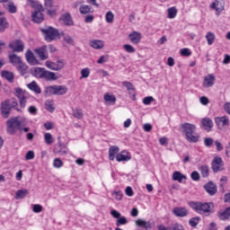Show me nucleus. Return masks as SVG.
Segmentation results:
<instances>
[{
  "label": "nucleus",
  "instance_id": "obj_1",
  "mask_svg": "<svg viewBox=\"0 0 230 230\" xmlns=\"http://www.w3.org/2000/svg\"><path fill=\"white\" fill-rule=\"evenodd\" d=\"M188 206L193 209L199 215H205V217H209L215 204L213 202H201V201H189Z\"/></svg>",
  "mask_w": 230,
  "mask_h": 230
},
{
  "label": "nucleus",
  "instance_id": "obj_2",
  "mask_svg": "<svg viewBox=\"0 0 230 230\" xmlns=\"http://www.w3.org/2000/svg\"><path fill=\"white\" fill-rule=\"evenodd\" d=\"M19 107V102H16L15 99H5L0 103V114L4 119H8L10 115L12 114V111H17V112H21V109Z\"/></svg>",
  "mask_w": 230,
  "mask_h": 230
},
{
  "label": "nucleus",
  "instance_id": "obj_3",
  "mask_svg": "<svg viewBox=\"0 0 230 230\" xmlns=\"http://www.w3.org/2000/svg\"><path fill=\"white\" fill-rule=\"evenodd\" d=\"M181 132L185 136L186 141L189 143H198L200 137L197 134V126L195 124L185 122L181 125Z\"/></svg>",
  "mask_w": 230,
  "mask_h": 230
},
{
  "label": "nucleus",
  "instance_id": "obj_4",
  "mask_svg": "<svg viewBox=\"0 0 230 230\" xmlns=\"http://www.w3.org/2000/svg\"><path fill=\"white\" fill-rule=\"evenodd\" d=\"M19 118L20 117H11L6 120V132L10 136H15V134H17V130L22 132V122L19 119Z\"/></svg>",
  "mask_w": 230,
  "mask_h": 230
},
{
  "label": "nucleus",
  "instance_id": "obj_5",
  "mask_svg": "<svg viewBox=\"0 0 230 230\" xmlns=\"http://www.w3.org/2000/svg\"><path fill=\"white\" fill-rule=\"evenodd\" d=\"M41 33L43 34L45 40L47 42H53L57 39H60L64 35V31L60 32L58 30L53 27H48L46 29H40Z\"/></svg>",
  "mask_w": 230,
  "mask_h": 230
},
{
  "label": "nucleus",
  "instance_id": "obj_6",
  "mask_svg": "<svg viewBox=\"0 0 230 230\" xmlns=\"http://www.w3.org/2000/svg\"><path fill=\"white\" fill-rule=\"evenodd\" d=\"M46 93L49 96H64L67 93V86L66 85H50L46 88Z\"/></svg>",
  "mask_w": 230,
  "mask_h": 230
},
{
  "label": "nucleus",
  "instance_id": "obj_7",
  "mask_svg": "<svg viewBox=\"0 0 230 230\" xmlns=\"http://www.w3.org/2000/svg\"><path fill=\"white\" fill-rule=\"evenodd\" d=\"M15 96L19 100L20 106L22 109L26 107V102L28 101V93L22 91L21 88H15Z\"/></svg>",
  "mask_w": 230,
  "mask_h": 230
},
{
  "label": "nucleus",
  "instance_id": "obj_8",
  "mask_svg": "<svg viewBox=\"0 0 230 230\" xmlns=\"http://www.w3.org/2000/svg\"><path fill=\"white\" fill-rule=\"evenodd\" d=\"M9 48L13 53H22L24 51V42L22 40H14L9 43Z\"/></svg>",
  "mask_w": 230,
  "mask_h": 230
},
{
  "label": "nucleus",
  "instance_id": "obj_9",
  "mask_svg": "<svg viewBox=\"0 0 230 230\" xmlns=\"http://www.w3.org/2000/svg\"><path fill=\"white\" fill-rule=\"evenodd\" d=\"M46 66L52 71H60L64 69V66H66V62L64 59L58 60L57 62H53L50 60L46 61Z\"/></svg>",
  "mask_w": 230,
  "mask_h": 230
},
{
  "label": "nucleus",
  "instance_id": "obj_10",
  "mask_svg": "<svg viewBox=\"0 0 230 230\" xmlns=\"http://www.w3.org/2000/svg\"><path fill=\"white\" fill-rule=\"evenodd\" d=\"M225 8H226L225 0H215V2L210 4V9L216 11V15H220L222 12H224Z\"/></svg>",
  "mask_w": 230,
  "mask_h": 230
},
{
  "label": "nucleus",
  "instance_id": "obj_11",
  "mask_svg": "<svg viewBox=\"0 0 230 230\" xmlns=\"http://www.w3.org/2000/svg\"><path fill=\"white\" fill-rule=\"evenodd\" d=\"M172 214L174 217L184 218V217H188L190 215V211L186 207H176L172 208Z\"/></svg>",
  "mask_w": 230,
  "mask_h": 230
},
{
  "label": "nucleus",
  "instance_id": "obj_12",
  "mask_svg": "<svg viewBox=\"0 0 230 230\" xmlns=\"http://www.w3.org/2000/svg\"><path fill=\"white\" fill-rule=\"evenodd\" d=\"M212 170L215 172H222L224 170V161L221 157L216 156L212 161Z\"/></svg>",
  "mask_w": 230,
  "mask_h": 230
},
{
  "label": "nucleus",
  "instance_id": "obj_13",
  "mask_svg": "<svg viewBox=\"0 0 230 230\" xmlns=\"http://www.w3.org/2000/svg\"><path fill=\"white\" fill-rule=\"evenodd\" d=\"M34 53L39 57L40 60H48V58H49L48 47L46 46L34 49Z\"/></svg>",
  "mask_w": 230,
  "mask_h": 230
},
{
  "label": "nucleus",
  "instance_id": "obj_14",
  "mask_svg": "<svg viewBox=\"0 0 230 230\" xmlns=\"http://www.w3.org/2000/svg\"><path fill=\"white\" fill-rule=\"evenodd\" d=\"M25 58L30 66L39 65V60H37V58H35V55H33V52L31 49H28L25 52Z\"/></svg>",
  "mask_w": 230,
  "mask_h": 230
},
{
  "label": "nucleus",
  "instance_id": "obj_15",
  "mask_svg": "<svg viewBox=\"0 0 230 230\" xmlns=\"http://www.w3.org/2000/svg\"><path fill=\"white\" fill-rule=\"evenodd\" d=\"M136 225L138 227H142V229H145V230H152V228L154 227V222L145 221L143 219H137L136 221Z\"/></svg>",
  "mask_w": 230,
  "mask_h": 230
},
{
  "label": "nucleus",
  "instance_id": "obj_16",
  "mask_svg": "<svg viewBox=\"0 0 230 230\" xmlns=\"http://www.w3.org/2000/svg\"><path fill=\"white\" fill-rule=\"evenodd\" d=\"M128 39H129L131 44L137 45L141 42L142 36H141L140 32L133 31L132 32H130L128 34Z\"/></svg>",
  "mask_w": 230,
  "mask_h": 230
},
{
  "label": "nucleus",
  "instance_id": "obj_17",
  "mask_svg": "<svg viewBox=\"0 0 230 230\" xmlns=\"http://www.w3.org/2000/svg\"><path fill=\"white\" fill-rule=\"evenodd\" d=\"M216 80L217 78L215 77V75L211 74L206 75L203 80V87H207V88L213 87V85H215Z\"/></svg>",
  "mask_w": 230,
  "mask_h": 230
},
{
  "label": "nucleus",
  "instance_id": "obj_18",
  "mask_svg": "<svg viewBox=\"0 0 230 230\" xmlns=\"http://www.w3.org/2000/svg\"><path fill=\"white\" fill-rule=\"evenodd\" d=\"M215 123L218 128L229 127V118H227V116L217 117L215 119Z\"/></svg>",
  "mask_w": 230,
  "mask_h": 230
},
{
  "label": "nucleus",
  "instance_id": "obj_19",
  "mask_svg": "<svg viewBox=\"0 0 230 230\" xmlns=\"http://www.w3.org/2000/svg\"><path fill=\"white\" fill-rule=\"evenodd\" d=\"M79 13L81 15H89V13H94V9L89 4H83L79 6Z\"/></svg>",
  "mask_w": 230,
  "mask_h": 230
},
{
  "label": "nucleus",
  "instance_id": "obj_20",
  "mask_svg": "<svg viewBox=\"0 0 230 230\" xmlns=\"http://www.w3.org/2000/svg\"><path fill=\"white\" fill-rule=\"evenodd\" d=\"M201 125L204 128V130H207V132H211V128H213V120L209 118H204L201 119Z\"/></svg>",
  "mask_w": 230,
  "mask_h": 230
},
{
  "label": "nucleus",
  "instance_id": "obj_21",
  "mask_svg": "<svg viewBox=\"0 0 230 230\" xmlns=\"http://www.w3.org/2000/svg\"><path fill=\"white\" fill-rule=\"evenodd\" d=\"M132 156L128 154V152L121 151L120 153L116 155V160L118 163H121L123 161H130Z\"/></svg>",
  "mask_w": 230,
  "mask_h": 230
},
{
  "label": "nucleus",
  "instance_id": "obj_22",
  "mask_svg": "<svg viewBox=\"0 0 230 230\" xmlns=\"http://www.w3.org/2000/svg\"><path fill=\"white\" fill-rule=\"evenodd\" d=\"M119 154V147L118 146H111L109 148V159L110 161H114L116 159V155Z\"/></svg>",
  "mask_w": 230,
  "mask_h": 230
},
{
  "label": "nucleus",
  "instance_id": "obj_23",
  "mask_svg": "<svg viewBox=\"0 0 230 230\" xmlns=\"http://www.w3.org/2000/svg\"><path fill=\"white\" fill-rule=\"evenodd\" d=\"M60 21H63L65 26H73L75 22H73V18H71V14L69 13H66L60 18Z\"/></svg>",
  "mask_w": 230,
  "mask_h": 230
},
{
  "label": "nucleus",
  "instance_id": "obj_24",
  "mask_svg": "<svg viewBox=\"0 0 230 230\" xmlns=\"http://www.w3.org/2000/svg\"><path fill=\"white\" fill-rule=\"evenodd\" d=\"M31 17L33 22H36L38 24L44 21V13H42V12L40 11H35L34 13H32Z\"/></svg>",
  "mask_w": 230,
  "mask_h": 230
},
{
  "label": "nucleus",
  "instance_id": "obj_25",
  "mask_svg": "<svg viewBox=\"0 0 230 230\" xmlns=\"http://www.w3.org/2000/svg\"><path fill=\"white\" fill-rule=\"evenodd\" d=\"M204 189L208 193H209L211 196L217 194V185L213 183V181H209L204 186Z\"/></svg>",
  "mask_w": 230,
  "mask_h": 230
},
{
  "label": "nucleus",
  "instance_id": "obj_26",
  "mask_svg": "<svg viewBox=\"0 0 230 230\" xmlns=\"http://www.w3.org/2000/svg\"><path fill=\"white\" fill-rule=\"evenodd\" d=\"M42 77L41 78H44L45 80L47 81H53V80H57V75H55L54 72H50V71H48L46 70L45 68V71H43V73L41 74Z\"/></svg>",
  "mask_w": 230,
  "mask_h": 230
},
{
  "label": "nucleus",
  "instance_id": "obj_27",
  "mask_svg": "<svg viewBox=\"0 0 230 230\" xmlns=\"http://www.w3.org/2000/svg\"><path fill=\"white\" fill-rule=\"evenodd\" d=\"M9 61L13 66H15V67H17V66H19L22 62V59L16 54H11L9 55Z\"/></svg>",
  "mask_w": 230,
  "mask_h": 230
},
{
  "label": "nucleus",
  "instance_id": "obj_28",
  "mask_svg": "<svg viewBox=\"0 0 230 230\" xmlns=\"http://www.w3.org/2000/svg\"><path fill=\"white\" fill-rule=\"evenodd\" d=\"M103 100H104L105 103H110L111 105H114L116 103V95H114L112 93H106L103 95Z\"/></svg>",
  "mask_w": 230,
  "mask_h": 230
},
{
  "label": "nucleus",
  "instance_id": "obj_29",
  "mask_svg": "<svg viewBox=\"0 0 230 230\" xmlns=\"http://www.w3.org/2000/svg\"><path fill=\"white\" fill-rule=\"evenodd\" d=\"M90 46L91 48H93V49H103L105 44L100 40H93L90 41Z\"/></svg>",
  "mask_w": 230,
  "mask_h": 230
},
{
  "label": "nucleus",
  "instance_id": "obj_30",
  "mask_svg": "<svg viewBox=\"0 0 230 230\" xmlns=\"http://www.w3.org/2000/svg\"><path fill=\"white\" fill-rule=\"evenodd\" d=\"M28 89H30V91H33V93H36V94H40V93H42L40 86H39V84L35 81H32L31 84H28Z\"/></svg>",
  "mask_w": 230,
  "mask_h": 230
},
{
  "label": "nucleus",
  "instance_id": "obj_31",
  "mask_svg": "<svg viewBox=\"0 0 230 230\" xmlns=\"http://www.w3.org/2000/svg\"><path fill=\"white\" fill-rule=\"evenodd\" d=\"M2 76H3V78H5V80H7V82H10V84H13L15 75H13V72L6 71V70L2 71Z\"/></svg>",
  "mask_w": 230,
  "mask_h": 230
},
{
  "label": "nucleus",
  "instance_id": "obj_32",
  "mask_svg": "<svg viewBox=\"0 0 230 230\" xmlns=\"http://www.w3.org/2000/svg\"><path fill=\"white\" fill-rule=\"evenodd\" d=\"M218 217L220 220H227L230 217V207L226 208L225 210L219 211Z\"/></svg>",
  "mask_w": 230,
  "mask_h": 230
},
{
  "label": "nucleus",
  "instance_id": "obj_33",
  "mask_svg": "<svg viewBox=\"0 0 230 230\" xmlns=\"http://www.w3.org/2000/svg\"><path fill=\"white\" fill-rule=\"evenodd\" d=\"M172 181H178V182H182V181H186V175L181 173V172L175 171L172 173Z\"/></svg>",
  "mask_w": 230,
  "mask_h": 230
},
{
  "label": "nucleus",
  "instance_id": "obj_34",
  "mask_svg": "<svg viewBox=\"0 0 230 230\" xmlns=\"http://www.w3.org/2000/svg\"><path fill=\"white\" fill-rule=\"evenodd\" d=\"M205 39L208 42V45L212 46V44L215 42V40L217 39V36L215 35V32L208 31L207 32Z\"/></svg>",
  "mask_w": 230,
  "mask_h": 230
},
{
  "label": "nucleus",
  "instance_id": "obj_35",
  "mask_svg": "<svg viewBox=\"0 0 230 230\" xmlns=\"http://www.w3.org/2000/svg\"><path fill=\"white\" fill-rule=\"evenodd\" d=\"M16 68H17V71H19V73L22 75V76H24V75L28 73V65L24 64L22 61L19 66H16Z\"/></svg>",
  "mask_w": 230,
  "mask_h": 230
},
{
  "label": "nucleus",
  "instance_id": "obj_36",
  "mask_svg": "<svg viewBox=\"0 0 230 230\" xmlns=\"http://www.w3.org/2000/svg\"><path fill=\"white\" fill-rule=\"evenodd\" d=\"M200 173H201V177H203L204 179H206V177H209V166L208 165H201L199 168Z\"/></svg>",
  "mask_w": 230,
  "mask_h": 230
},
{
  "label": "nucleus",
  "instance_id": "obj_37",
  "mask_svg": "<svg viewBox=\"0 0 230 230\" xmlns=\"http://www.w3.org/2000/svg\"><path fill=\"white\" fill-rule=\"evenodd\" d=\"M45 109L49 112H55V102L51 100H48L45 102Z\"/></svg>",
  "mask_w": 230,
  "mask_h": 230
},
{
  "label": "nucleus",
  "instance_id": "obj_38",
  "mask_svg": "<svg viewBox=\"0 0 230 230\" xmlns=\"http://www.w3.org/2000/svg\"><path fill=\"white\" fill-rule=\"evenodd\" d=\"M177 7L172 6L167 10L168 19H175L177 17Z\"/></svg>",
  "mask_w": 230,
  "mask_h": 230
},
{
  "label": "nucleus",
  "instance_id": "obj_39",
  "mask_svg": "<svg viewBox=\"0 0 230 230\" xmlns=\"http://www.w3.org/2000/svg\"><path fill=\"white\" fill-rule=\"evenodd\" d=\"M73 116L76 119H84V111L82 109L76 108L75 110H73Z\"/></svg>",
  "mask_w": 230,
  "mask_h": 230
},
{
  "label": "nucleus",
  "instance_id": "obj_40",
  "mask_svg": "<svg viewBox=\"0 0 230 230\" xmlns=\"http://www.w3.org/2000/svg\"><path fill=\"white\" fill-rule=\"evenodd\" d=\"M28 193H30L28 190H18L15 193V199H24Z\"/></svg>",
  "mask_w": 230,
  "mask_h": 230
},
{
  "label": "nucleus",
  "instance_id": "obj_41",
  "mask_svg": "<svg viewBox=\"0 0 230 230\" xmlns=\"http://www.w3.org/2000/svg\"><path fill=\"white\" fill-rule=\"evenodd\" d=\"M44 141L46 145H52V143H54L55 141V139L53 138V135H51V133H45Z\"/></svg>",
  "mask_w": 230,
  "mask_h": 230
},
{
  "label": "nucleus",
  "instance_id": "obj_42",
  "mask_svg": "<svg viewBox=\"0 0 230 230\" xmlns=\"http://www.w3.org/2000/svg\"><path fill=\"white\" fill-rule=\"evenodd\" d=\"M199 222H200V217H195L189 220V225L191 227H197V226H199Z\"/></svg>",
  "mask_w": 230,
  "mask_h": 230
},
{
  "label": "nucleus",
  "instance_id": "obj_43",
  "mask_svg": "<svg viewBox=\"0 0 230 230\" xmlns=\"http://www.w3.org/2000/svg\"><path fill=\"white\" fill-rule=\"evenodd\" d=\"M5 28H8V22H6V18H0V32L4 31Z\"/></svg>",
  "mask_w": 230,
  "mask_h": 230
},
{
  "label": "nucleus",
  "instance_id": "obj_44",
  "mask_svg": "<svg viewBox=\"0 0 230 230\" xmlns=\"http://www.w3.org/2000/svg\"><path fill=\"white\" fill-rule=\"evenodd\" d=\"M105 21L109 24L114 22V13H112L111 11L107 12L105 15Z\"/></svg>",
  "mask_w": 230,
  "mask_h": 230
},
{
  "label": "nucleus",
  "instance_id": "obj_45",
  "mask_svg": "<svg viewBox=\"0 0 230 230\" xmlns=\"http://www.w3.org/2000/svg\"><path fill=\"white\" fill-rule=\"evenodd\" d=\"M89 75H91V69H89V67L83 68L81 70L80 80H82V78H89Z\"/></svg>",
  "mask_w": 230,
  "mask_h": 230
},
{
  "label": "nucleus",
  "instance_id": "obj_46",
  "mask_svg": "<svg viewBox=\"0 0 230 230\" xmlns=\"http://www.w3.org/2000/svg\"><path fill=\"white\" fill-rule=\"evenodd\" d=\"M127 224H128V220H127V217H119L116 221L117 227H119V226H127Z\"/></svg>",
  "mask_w": 230,
  "mask_h": 230
},
{
  "label": "nucleus",
  "instance_id": "obj_47",
  "mask_svg": "<svg viewBox=\"0 0 230 230\" xmlns=\"http://www.w3.org/2000/svg\"><path fill=\"white\" fill-rule=\"evenodd\" d=\"M123 49H125L126 53H136V49L130 44L123 45Z\"/></svg>",
  "mask_w": 230,
  "mask_h": 230
},
{
  "label": "nucleus",
  "instance_id": "obj_48",
  "mask_svg": "<svg viewBox=\"0 0 230 230\" xmlns=\"http://www.w3.org/2000/svg\"><path fill=\"white\" fill-rule=\"evenodd\" d=\"M54 168H62L64 166V162L60 158H55L53 161Z\"/></svg>",
  "mask_w": 230,
  "mask_h": 230
},
{
  "label": "nucleus",
  "instance_id": "obj_49",
  "mask_svg": "<svg viewBox=\"0 0 230 230\" xmlns=\"http://www.w3.org/2000/svg\"><path fill=\"white\" fill-rule=\"evenodd\" d=\"M44 71H45V68L37 67L34 69V75L38 78H42V74L44 73Z\"/></svg>",
  "mask_w": 230,
  "mask_h": 230
},
{
  "label": "nucleus",
  "instance_id": "obj_50",
  "mask_svg": "<svg viewBox=\"0 0 230 230\" xmlns=\"http://www.w3.org/2000/svg\"><path fill=\"white\" fill-rule=\"evenodd\" d=\"M122 85L128 89V91H136V88H134V84L128 81H125L122 83Z\"/></svg>",
  "mask_w": 230,
  "mask_h": 230
},
{
  "label": "nucleus",
  "instance_id": "obj_51",
  "mask_svg": "<svg viewBox=\"0 0 230 230\" xmlns=\"http://www.w3.org/2000/svg\"><path fill=\"white\" fill-rule=\"evenodd\" d=\"M112 197L115 198L116 200H121V199H123V192L121 190L114 191Z\"/></svg>",
  "mask_w": 230,
  "mask_h": 230
},
{
  "label": "nucleus",
  "instance_id": "obj_52",
  "mask_svg": "<svg viewBox=\"0 0 230 230\" xmlns=\"http://www.w3.org/2000/svg\"><path fill=\"white\" fill-rule=\"evenodd\" d=\"M190 179H192V181H200V174L199 173V172L197 171H193L191 173H190Z\"/></svg>",
  "mask_w": 230,
  "mask_h": 230
},
{
  "label": "nucleus",
  "instance_id": "obj_53",
  "mask_svg": "<svg viewBox=\"0 0 230 230\" xmlns=\"http://www.w3.org/2000/svg\"><path fill=\"white\" fill-rule=\"evenodd\" d=\"M54 154H60L62 152V142H58L53 149Z\"/></svg>",
  "mask_w": 230,
  "mask_h": 230
},
{
  "label": "nucleus",
  "instance_id": "obj_54",
  "mask_svg": "<svg viewBox=\"0 0 230 230\" xmlns=\"http://www.w3.org/2000/svg\"><path fill=\"white\" fill-rule=\"evenodd\" d=\"M94 21V15L89 13V14H86V16L84 17V22L86 24H89L91 22H93Z\"/></svg>",
  "mask_w": 230,
  "mask_h": 230
},
{
  "label": "nucleus",
  "instance_id": "obj_55",
  "mask_svg": "<svg viewBox=\"0 0 230 230\" xmlns=\"http://www.w3.org/2000/svg\"><path fill=\"white\" fill-rule=\"evenodd\" d=\"M180 52L182 57H191L190 49H181Z\"/></svg>",
  "mask_w": 230,
  "mask_h": 230
},
{
  "label": "nucleus",
  "instance_id": "obj_56",
  "mask_svg": "<svg viewBox=\"0 0 230 230\" xmlns=\"http://www.w3.org/2000/svg\"><path fill=\"white\" fill-rule=\"evenodd\" d=\"M26 161H31V159H35V153L33 151H28L25 155Z\"/></svg>",
  "mask_w": 230,
  "mask_h": 230
},
{
  "label": "nucleus",
  "instance_id": "obj_57",
  "mask_svg": "<svg viewBox=\"0 0 230 230\" xmlns=\"http://www.w3.org/2000/svg\"><path fill=\"white\" fill-rule=\"evenodd\" d=\"M61 37H64V40L65 42H66V44L73 45L74 40H73V38H71V36L64 34V35H61Z\"/></svg>",
  "mask_w": 230,
  "mask_h": 230
},
{
  "label": "nucleus",
  "instance_id": "obj_58",
  "mask_svg": "<svg viewBox=\"0 0 230 230\" xmlns=\"http://www.w3.org/2000/svg\"><path fill=\"white\" fill-rule=\"evenodd\" d=\"M204 145H205V146H208V147L213 146V138H211V137L204 138Z\"/></svg>",
  "mask_w": 230,
  "mask_h": 230
},
{
  "label": "nucleus",
  "instance_id": "obj_59",
  "mask_svg": "<svg viewBox=\"0 0 230 230\" xmlns=\"http://www.w3.org/2000/svg\"><path fill=\"white\" fill-rule=\"evenodd\" d=\"M32 211L34 213H41V211H42V205H39V204L33 205Z\"/></svg>",
  "mask_w": 230,
  "mask_h": 230
},
{
  "label": "nucleus",
  "instance_id": "obj_60",
  "mask_svg": "<svg viewBox=\"0 0 230 230\" xmlns=\"http://www.w3.org/2000/svg\"><path fill=\"white\" fill-rule=\"evenodd\" d=\"M152 102H154V97H152V96H147L143 99L144 105H150V103H152Z\"/></svg>",
  "mask_w": 230,
  "mask_h": 230
},
{
  "label": "nucleus",
  "instance_id": "obj_61",
  "mask_svg": "<svg viewBox=\"0 0 230 230\" xmlns=\"http://www.w3.org/2000/svg\"><path fill=\"white\" fill-rule=\"evenodd\" d=\"M199 102L201 105H208L209 103V99H208L206 96H202L199 98Z\"/></svg>",
  "mask_w": 230,
  "mask_h": 230
},
{
  "label": "nucleus",
  "instance_id": "obj_62",
  "mask_svg": "<svg viewBox=\"0 0 230 230\" xmlns=\"http://www.w3.org/2000/svg\"><path fill=\"white\" fill-rule=\"evenodd\" d=\"M46 130H53V122L47 121L44 123Z\"/></svg>",
  "mask_w": 230,
  "mask_h": 230
},
{
  "label": "nucleus",
  "instance_id": "obj_63",
  "mask_svg": "<svg viewBox=\"0 0 230 230\" xmlns=\"http://www.w3.org/2000/svg\"><path fill=\"white\" fill-rule=\"evenodd\" d=\"M172 230H184V226L179 223H176L172 226Z\"/></svg>",
  "mask_w": 230,
  "mask_h": 230
},
{
  "label": "nucleus",
  "instance_id": "obj_64",
  "mask_svg": "<svg viewBox=\"0 0 230 230\" xmlns=\"http://www.w3.org/2000/svg\"><path fill=\"white\" fill-rule=\"evenodd\" d=\"M224 109H225L226 114H230V102L225 103Z\"/></svg>",
  "mask_w": 230,
  "mask_h": 230
}]
</instances>
